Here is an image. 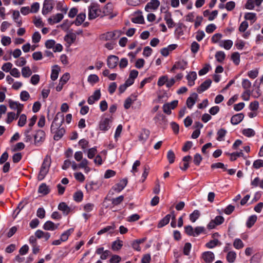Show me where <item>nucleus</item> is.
Instances as JSON below:
<instances>
[{
    "label": "nucleus",
    "mask_w": 263,
    "mask_h": 263,
    "mask_svg": "<svg viewBox=\"0 0 263 263\" xmlns=\"http://www.w3.org/2000/svg\"><path fill=\"white\" fill-rule=\"evenodd\" d=\"M51 159L49 156H45L44 161L42 164L40 172L38 175V179L39 180H43L49 172V170L51 165Z\"/></svg>",
    "instance_id": "f257e3e1"
},
{
    "label": "nucleus",
    "mask_w": 263,
    "mask_h": 263,
    "mask_svg": "<svg viewBox=\"0 0 263 263\" xmlns=\"http://www.w3.org/2000/svg\"><path fill=\"white\" fill-rule=\"evenodd\" d=\"M64 122V116L62 115L60 112H58L52 124L50 127L51 132L53 131H55L57 129H59L60 128L62 127V125Z\"/></svg>",
    "instance_id": "f03ea898"
},
{
    "label": "nucleus",
    "mask_w": 263,
    "mask_h": 263,
    "mask_svg": "<svg viewBox=\"0 0 263 263\" xmlns=\"http://www.w3.org/2000/svg\"><path fill=\"white\" fill-rule=\"evenodd\" d=\"M113 11V4L111 3H108L105 5L102 10L100 9V17L109 15V18H112L116 15H112Z\"/></svg>",
    "instance_id": "7ed1b4c3"
},
{
    "label": "nucleus",
    "mask_w": 263,
    "mask_h": 263,
    "mask_svg": "<svg viewBox=\"0 0 263 263\" xmlns=\"http://www.w3.org/2000/svg\"><path fill=\"white\" fill-rule=\"evenodd\" d=\"M121 34V31L115 30L113 32H107L105 33L102 34L100 36V38L105 41H108L112 39H116L117 37H118Z\"/></svg>",
    "instance_id": "20e7f679"
},
{
    "label": "nucleus",
    "mask_w": 263,
    "mask_h": 263,
    "mask_svg": "<svg viewBox=\"0 0 263 263\" xmlns=\"http://www.w3.org/2000/svg\"><path fill=\"white\" fill-rule=\"evenodd\" d=\"M54 6L53 0H44L42 13L43 15H47L51 12Z\"/></svg>",
    "instance_id": "39448f33"
},
{
    "label": "nucleus",
    "mask_w": 263,
    "mask_h": 263,
    "mask_svg": "<svg viewBox=\"0 0 263 263\" xmlns=\"http://www.w3.org/2000/svg\"><path fill=\"white\" fill-rule=\"evenodd\" d=\"M34 144L36 146L40 145L45 140V133L41 129L37 130L34 135Z\"/></svg>",
    "instance_id": "423d86ee"
},
{
    "label": "nucleus",
    "mask_w": 263,
    "mask_h": 263,
    "mask_svg": "<svg viewBox=\"0 0 263 263\" xmlns=\"http://www.w3.org/2000/svg\"><path fill=\"white\" fill-rule=\"evenodd\" d=\"M187 65V62L184 60L177 61L172 67L170 71L171 72H174L176 69L184 70L186 68Z\"/></svg>",
    "instance_id": "0eeeda50"
},
{
    "label": "nucleus",
    "mask_w": 263,
    "mask_h": 263,
    "mask_svg": "<svg viewBox=\"0 0 263 263\" xmlns=\"http://www.w3.org/2000/svg\"><path fill=\"white\" fill-rule=\"evenodd\" d=\"M111 116L109 118H105L102 119V121L100 122V130L104 132L108 130L110 128V123L111 122Z\"/></svg>",
    "instance_id": "6e6552de"
},
{
    "label": "nucleus",
    "mask_w": 263,
    "mask_h": 263,
    "mask_svg": "<svg viewBox=\"0 0 263 263\" xmlns=\"http://www.w3.org/2000/svg\"><path fill=\"white\" fill-rule=\"evenodd\" d=\"M119 62V58L114 55H110L107 58V64L108 67L110 69L115 68Z\"/></svg>",
    "instance_id": "1a4fd4ad"
},
{
    "label": "nucleus",
    "mask_w": 263,
    "mask_h": 263,
    "mask_svg": "<svg viewBox=\"0 0 263 263\" xmlns=\"http://www.w3.org/2000/svg\"><path fill=\"white\" fill-rule=\"evenodd\" d=\"M98 6L97 4H92L89 9V19H94L98 16Z\"/></svg>",
    "instance_id": "9d476101"
},
{
    "label": "nucleus",
    "mask_w": 263,
    "mask_h": 263,
    "mask_svg": "<svg viewBox=\"0 0 263 263\" xmlns=\"http://www.w3.org/2000/svg\"><path fill=\"white\" fill-rule=\"evenodd\" d=\"M160 5V2L158 0H151L145 7V10L149 12L151 10H156Z\"/></svg>",
    "instance_id": "9b49d317"
},
{
    "label": "nucleus",
    "mask_w": 263,
    "mask_h": 263,
    "mask_svg": "<svg viewBox=\"0 0 263 263\" xmlns=\"http://www.w3.org/2000/svg\"><path fill=\"white\" fill-rule=\"evenodd\" d=\"M128 181L127 178H124L120 180V182L116 184L112 189L116 192H120L126 186Z\"/></svg>",
    "instance_id": "f8f14e48"
},
{
    "label": "nucleus",
    "mask_w": 263,
    "mask_h": 263,
    "mask_svg": "<svg viewBox=\"0 0 263 263\" xmlns=\"http://www.w3.org/2000/svg\"><path fill=\"white\" fill-rule=\"evenodd\" d=\"M212 84V80L210 79H206L197 88V91L201 93L207 90Z\"/></svg>",
    "instance_id": "ddd939ff"
},
{
    "label": "nucleus",
    "mask_w": 263,
    "mask_h": 263,
    "mask_svg": "<svg viewBox=\"0 0 263 263\" xmlns=\"http://www.w3.org/2000/svg\"><path fill=\"white\" fill-rule=\"evenodd\" d=\"M202 258L206 263H212L215 259V255L211 251H205L202 254Z\"/></svg>",
    "instance_id": "4468645a"
},
{
    "label": "nucleus",
    "mask_w": 263,
    "mask_h": 263,
    "mask_svg": "<svg viewBox=\"0 0 263 263\" xmlns=\"http://www.w3.org/2000/svg\"><path fill=\"white\" fill-rule=\"evenodd\" d=\"M244 117L243 113L236 114L231 117V123L233 125H237L243 120Z\"/></svg>",
    "instance_id": "2eb2a0df"
},
{
    "label": "nucleus",
    "mask_w": 263,
    "mask_h": 263,
    "mask_svg": "<svg viewBox=\"0 0 263 263\" xmlns=\"http://www.w3.org/2000/svg\"><path fill=\"white\" fill-rule=\"evenodd\" d=\"M149 130L146 128H142L140 132V134L138 137V139L140 141L144 143L148 139L150 135Z\"/></svg>",
    "instance_id": "dca6fc26"
},
{
    "label": "nucleus",
    "mask_w": 263,
    "mask_h": 263,
    "mask_svg": "<svg viewBox=\"0 0 263 263\" xmlns=\"http://www.w3.org/2000/svg\"><path fill=\"white\" fill-rule=\"evenodd\" d=\"M64 17V16L61 13H57L55 15H52L51 17L48 19V22L50 25H53L60 22Z\"/></svg>",
    "instance_id": "f3484780"
},
{
    "label": "nucleus",
    "mask_w": 263,
    "mask_h": 263,
    "mask_svg": "<svg viewBox=\"0 0 263 263\" xmlns=\"http://www.w3.org/2000/svg\"><path fill=\"white\" fill-rule=\"evenodd\" d=\"M137 95L136 93L132 94L129 97L126 99L124 103V107L125 109H129L132 103L137 99Z\"/></svg>",
    "instance_id": "a211bd4d"
},
{
    "label": "nucleus",
    "mask_w": 263,
    "mask_h": 263,
    "mask_svg": "<svg viewBox=\"0 0 263 263\" xmlns=\"http://www.w3.org/2000/svg\"><path fill=\"white\" fill-rule=\"evenodd\" d=\"M198 98V95L194 92L186 100V105L187 107L191 109L193 105L195 104L196 101Z\"/></svg>",
    "instance_id": "6ab92c4d"
},
{
    "label": "nucleus",
    "mask_w": 263,
    "mask_h": 263,
    "mask_svg": "<svg viewBox=\"0 0 263 263\" xmlns=\"http://www.w3.org/2000/svg\"><path fill=\"white\" fill-rule=\"evenodd\" d=\"M59 226V223L56 224L51 221H47L44 223L43 228L47 231H54L58 228Z\"/></svg>",
    "instance_id": "aec40b11"
},
{
    "label": "nucleus",
    "mask_w": 263,
    "mask_h": 263,
    "mask_svg": "<svg viewBox=\"0 0 263 263\" xmlns=\"http://www.w3.org/2000/svg\"><path fill=\"white\" fill-rule=\"evenodd\" d=\"M54 134L53 139L54 140H59L64 135L65 133V128L62 127L58 129L55 130L51 132Z\"/></svg>",
    "instance_id": "412c9836"
},
{
    "label": "nucleus",
    "mask_w": 263,
    "mask_h": 263,
    "mask_svg": "<svg viewBox=\"0 0 263 263\" xmlns=\"http://www.w3.org/2000/svg\"><path fill=\"white\" fill-rule=\"evenodd\" d=\"M58 209L63 212L64 215H68L70 211L71 208L69 207L67 204L64 202H61L58 205Z\"/></svg>",
    "instance_id": "4be33fe9"
},
{
    "label": "nucleus",
    "mask_w": 263,
    "mask_h": 263,
    "mask_svg": "<svg viewBox=\"0 0 263 263\" xmlns=\"http://www.w3.org/2000/svg\"><path fill=\"white\" fill-rule=\"evenodd\" d=\"M76 40V34L73 32H69L64 36V40L69 44L71 45Z\"/></svg>",
    "instance_id": "5701e85b"
},
{
    "label": "nucleus",
    "mask_w": 263,
    "mask_h": 263,
    "mask_svg": "<svg viewBox=\"0 0 263 263\" xmlns=\"http://www.w3.org/2000/svg\"><path fill=\"white\" fill-rule=\"evenodd\" d=\"M35 237L40 239L41 238H44L46 240L49 239L50 237V234L48 232H44L42 230H38L35 233Z\"/></svg>",
    "instance_id": "b1692460"
},
{
    "label": "nucleus",
    "mask_w": 263,
    "mask_h": 263,
    "mask_svg": "<svg viewBox=\"0 0 263 263\" xmlns=\"http://www.w3.org/2000/svg\"><path fill=\"white\" fill-rule=\"evenodd\" d=\"M171 219V215L167 214L164 218L161 219L158 223V228H161L166 226L170 222Z\"/></svg>",
    "instance_id": "393cba45"
},
{
    "label": "nucleus",
    "mask_w": 263,
    "mask_h": 263,
    "mask_svg": "<svg viewBox=\"0 0 263 263\" xmlns=\"http://www.w3.org/2000/svg\"><path fill=\"white\" fill-rule=\"evenodd\" d=\"M60 70L59 67L57 65L52 67L50 77L52 80L55 81L58 79Z\"/></svg>",
    "instance_id": "a878e982"
},
{
    "label": "nucleus",
    "mask_w": 263,
    "mask_h": 263,
    "mask_svg": "<svg viewBox=\"0 0 263 263\" xmlns=\"http://www.w3.org/2000/svg\"><path fill=\"white\" fill-rule=\"evenodd\" d=\"M20 14L18 11L14 10L13 11L12 17L15 22L17 24V27H20L22 24V21L20 19Z\"/></svg>",
    "instance_id": "bb28decb"
},
{
    "label": "nucleus",
    "mask_w": 263,
    "mask_h": 263,
    "mask_svg": "<svg viewBox=\"0 0 263 263\" xmlns=\"http://www.w3.org/2000/svg\"><path fill=\"white\" fill-rule=\"evenodd\" d=\"M221 245V242L217 239H214L207 242L205 246L207 248L212 249L217 246H220Z\"/></svg>",
    "instance_id": "cd10ccee"
},
{
    "label": "nucleus",
    "mask_w": 263,
    "mask_h": 263,
    "mask_svg": "<svg viewBox=\"0 0 263 263\" xmlns=\"http://www.w3.org/2000/svg\"><path fill=\"white\" fill-rule=\"evenodd\" d=\"M85 18V14L84 13H81L77 15L76 20L74 22V23L76 26H80L84 21Z\"/></svg>",
    "instance_id": "c85d7f7f"
},
{
    "label": "nucleus",
    "mask_w": 263,
    "mask_h": 263,
    "mask_svg": "<svg viewBox=\"0 0 263 263\" xmlns=\"http://www.w3.org/2000/svg\"><path fill=\"white\" fill-rule=\"evenodd\" d=\"M227 131L224 128H220L218 130L217 134V137L216 138L217 140L218 141H224V137L226 135Z\"/></svg>",
    "instance_id": "c756f323"
},
{
    "label": "nucleus",
    "mask_w": 263,
    "mask_h": 263,
    "mask_svg": "<svg viewBox=\"0 0 263 263\" xmlns=\"http://www.w3.org/2000/svg\"><path fill=\"white\" fill-rule=\"evenodd\" d=\"M185 26L182 23H179L175 30L176 35L179 37L183 35V27Z\"/></svg>",
    "instance_id": "7c9ffc66"
},
{
    "label": "nucleus",
    "mask_w": 263,
    "mask_h": 263,
    "mask_svg": "<svg viewBox=\"0 0 263 263\" xmlns=\"http://www.w3.org/2000/svg\"><path fill=\"white\" fill-rule=\"evenodd\" d=\"M257 220V216L255 215L250 216L246 222L247 228H251L256 222Z\"/></svg>",
    "instance_id": "2f4dec72"
},
{
    "label": "nucleus",
    "mask_w": 263,
    "mask_h": 263,
    "mask_svg": "<svg viewBox=\"0 0 263 263\" xmlns=\"http://www.w3.org/2000/svg\"><path fill=\"white\" fill-rule=\"evenodd\" d=\"M38 191L43 195H47L49 193L50 189L45 183H42L39 186Z\"/></svg>",
    "instance_id": "473e14b6"
},
{
    "label": "nucleus",
    "mask_w": 263,
    "mask_h": 263,
    "mask_svg": "<svg viewBox=\"0 0 263 263\" xmlns=\"http://www.w3.org/2000/svg\"><path fill=\"white\" fill-rule=\"evenodd\" d=\"M98 100H99V90H96L93 95L88 98L87 101L88 104H93Z\"/></svg>",
    "instance_id": "72a5a7b5"
},
{
    "label": "nucleus",
    "mask_w": 263,
    "mask_h": 263,
    "mask_svg": "<svg viewBox=\"0 0 263 263\" xmlns=\"http://www.w3.org/2000/svg\"><path fill=\"white\" fill-rule=\"evenodd\" d=\"M200 216V212L197 210H195L193 212V213H192L190 215V216H189L190 220L192 222H195L199 218Z\"/></svg>",
    "instance_id": "f704fd0d"
},
{
    "label": "nucleus",
    "mask_w": 263,
    "mask_h": 263,
    "mask_svg": "<svg viewBox=\"0 0 263 263\" xmlns=\"http://www.w3.org/2000/svg\"><path fill=\"white\" fill-rule=\"evenodd\" d=\"M74 229L73 228L69 229L67 231L63 233L61 236V239L62 241H66L69 235L73 232Z\"/></svg>",
    "instance_id": "c9c22d12"
},
{
    "label": "nucleus",
    "mask_w": 263,
    "mask_h": 263,
    "mask_svg": "<svg viewBox=\"0 0 263 263\" xmlns=\"http://www.w3.org/2000/svg\"><path fill=\"white\" fill-rule=\"evenodd\" d=\"M215 58L216 60L219 62H222L226 58V54L222 51H219L216 52Z\"/></svg>",
    "instance_id": "e433bc0d"
},
{
    "label": "nucleus",
    "mask_w": 263,
    "mask_h": 263,
    "mask_svg": "<svg viewBox=\"0 0 263 263\" xmlns=\"http://www.w3.org/2000/svg\"><path fill=\"white\" fill-rule=\"evenodd\" d=\"M22 74L23 77L29 78L32 74V71L29 66H25L22 69Z\"/></svg>",
    "instance_id": "4c0bfd02"
},
{
    "label": "nucleus",
    "mask_w": 263,
    "mask_h": 263,
    "mask_svg": "<svg viewBox=\"0 0 263 263\" xmlns=\"http://www.w3.org/2000/svg\"><path fill=\"white\" fill-rule=\"evenodd\" d=\"M236 254L234 251H230L227 255V260L229 262H234L236 259Z\"/></svg>",
    "instance_id": "58836bf2"
},
{
    "label": "nucleus",
    "mask_w": 263,
    "mask_h": 263,
    "mask_svg": "<svg viewBox=\"0 0 263 263\" xmlns=\"http://www.w3.org/2000/svg\"><path fill=\"white\" fill-rule=\"evenodd\" d=\"M100 258L102 259H106L111 255V252L109 250L103 251V248H100Z\"/></svg>",
    "instance_id": "ea45409f"
},
{
    "label": "nucleus",
    "mask_w": 263,
    "mask_h": 263,
    "mask_svg": "<svg viewBox=\"0 0 263 263\" xmlns=\"http://www.w3.org/2000/svg\"><path fill=\"white\" fill-rule=\"evenodd\" d=\"M231 60L235 65H238L240 63V54L237 52L233 53L231 55Z\"/></svg>",
    "instance_id": "a19ab883"
},
{
    "label": "nucleus",
    "mask_w": 263,
    "mask_h": 263,
    "mask_svg": "<svg viewBox=\"0 0 263 263\" xmlns=\"http://www.w3.org/2000/svg\"><path fill=\"white\" fill-rule=\"evenodd\" d=\"M122 241L118 240L112 242L111 248L114 251H118L122 248Z\"/></svg>",
    "instance_id": "79ce46f5"
},
{
    "label": "nucleus",
    "mask_w": 263,
    "mask_h": 263,
    "mask_svg": "<svg viewBox=\"0 0 263 263\" xmlns=\"http://www.w3.org/2000/svg\"><path fill=\"white\" fill-rule=\"evenodd\" d=\"M242 134L248 137H251L255 135V131L251 128H246L242 130Z\"/></svg>",
    "instance_id": "37998d69"
},
{
    "label": "nucleus",
    "mask_w": 263,
    "mask_h": 263,
    "mask_svg": "<svg viewBox=\"0 0 263 263\" xmlns=\"http://www.w3.org/2000/svg\"><path fill=\"white\" fill-rule=\"evenodd\" d=\"M115 229V226H108L104 228L103 229H102L100 230V235L108 232L109 233H112L114 232Z\"/></svg>",
    "instance_id": "c03bdc74"
},
{
    "label": "nucleus",
    "mask_w": 263,
    "mask_h": 263,
    "mask_svg": "<svg viewBox=\"0 0 263 263\" xmlns=\"http://www.w3.org/2000/svg\"><path fill=\"white\" fill-rule=\"evenodd\" d=\"M83 194L82 191H79L74 193L73 196V200L76 202H80L82 200Z\"/></svg>",
    "instance_id": "a18cd8bd"
},
{
    "label": "nucleus",
    "mask_w": 263,
    "mask_h": 263,
    "mask_svg": "<svg viewBox=\"0 0 263 263\" xmlns=\"http://www.w3.org/2000/svg\"><path fill=\"white\" fill-rule=\"evenodd\" d=\"M131 21L134 23L140 24H144V19L143 16L141 14L136 17L132 18Z\"/></svg>",
    "instance_id": "49530a36"
},
{
    "label": "nucleus",
    "mask_w": 263,
    "mask_h": 263,
    "mask_svg": "<svg viewBox=\"0 0 263 263\" xmlns=\"http://www.w3.org/2000/svg\"><path fill=\"white\" fill-rule=\"evenodd\" d=\"M9 105L11 109H18L20 108V105H24L18 102L14 101L11 100H9Z\"/></svg>",
    "instance_id": "de8ad7c7"
},
{
    "label": "nucleus",
    "mask_w": 263,
    "mask_h": 263,
    "mask_svg": "<svg viewBox=\"0 0 263 263\" xmlns=\"http://www.w3.org/2000/svg\"><path fill=\"white\" fill-rule=\"evenodd\" d=\"M246 20L253 21L254 22L256 20V14L253 12H247L244 16Z\"/></svg>",
    "instance_id": "09e8293b"
},
{
    "label": "nucleus",
    "mask_w": 263,
    "mask_h": 263,
    "mask_svg": "<svg viewBox=\"0 0 263 263\" xmlns=\"http://www.w3.org/2000/svg\"><path fill=\"white\" fill-rule=\"evenodd\" d=\"M205 231L204 227L201 226L196 227L194 230V237L198 236L201 233H205Z\"/></svg>",
    "instance_id": "8fccbe9b"
},
{
    "label": "nucleus",
    "mask_w": 263,
    "mask_h": 263,
    "mask_svg": "<svg viewBox=\"0 0 263 263\" xmlns=\"http://www.w3.org/2000/svg\"><path fill=\"white\" fill-rule=\"evenodd\" d=\"M232 45L233 42L230 40H224L223 41V44L220 45L221 47H223L226 50L230 49Z\"/></svg>",
    "instance_id": "3c124183"
},
{
    "label": "nucleus",
    "mask_w": 263,
    "mask_h": 263,
    "mask_svg": "<svg viewBox=\"0 0 263 263\" xmlns=\"http://www.w3.org/2000/svg\"><path fill=\"white\" fill-rule=\"evenodd\" d=\"M167 158L170 164H172L174 162L175 159V155L172 150H169L167 154Z\"/></svg>",
    "instance_id": "603ef678"
},
{
    "label": "nucleus",
    "mask_w": 263,
    "mask_h": 263,
    "mask_svg": "<svg viewBox=\"0 0 263 263\" xmlns=\"http://www.w3.org/2000/svg\"><path fill=\"white\" fill-rule=\"evenodd\" d=\"M233 246L236 249H240L243 247L244 245L240 239L236 238L234 241Z\"/></svg>",
    "instance_id": "864d4df0"
},
{
    "label": "nucleus",
    "mask_w": 263,
    "mask_h": 263,
    "mask_svg": "<svg viewBox=\"0 0 263 263\" xmlns=\"http://www.w3.org/2000/svg\"><path fill=\"white\" fill-rule=\"evenodd\" d=\"M259 73V70L258 69H255L250 71H249L247 73L248 76L252 79H254L257 77Z\"/></svg>",
    "instance_id": "5fc2aeb1"
},
{
    "label": "nucleus",
    "mask_w": 263,
    "mask_h": 263,
    "mask_svg": "<svg viewBox=\"0 0 263 263\" xmlns=\"http://www.w3.org/2000/svg\"><path fill=\"white\" fill-rule=\"evenodd\" d=\"M27 121V117L25 114H22L20 116L17 125L20 127L24 126Z\"/></svg>",
    "instance_id": "6e6d98bb"
},
{
    "label": "nucleus",
    "mask_w": 263,
    "mask_h": 263,
    "mask_svg": "<svg viewBox=\"0 0 263 263\" xmlns=\"http://www.w3.org/2000/svg\"><path fill=\"white\" fill-rule=\"evenodd\" d=\"M200 48V45L196 42V41H194L191 46V50L193 53H196L199 51Z\"/></svg>",
    "instance_id": "4d7b16f0"
},
{
    "label": "nucleus",
    "mask_w": 263,
    "mask_h": 263,
    "mask_svg": "<svg viewBox=\"0 0 263 263\" xmlns=\"http://www.w3.org/2000/svg\"><path fill=\"white\" fill-rule=\"evenodd\" d=\"M16 119H17V117H16V115L14 112H9L7 114V118L6 120V122L8 124H10V123H11L13 121V120Z\"/></svg>",
    "instance_id": "13d9d810"
},
{
    "label": "nucleus",
    "mask_w": 263,
    "mask_h": 263,
    "mask_svg": "<svg viewBox=\"0 0 263 263\" xmlns=\"http://www.w3.org/2000/svg\"><path fill=\"white\" fill-rule=\"evenodd\" d=\"M124 200V196L120 195L119 197L112 198L111 199V203L114 205H118L120 204Z\"/></svg>",
    "instance_id": "bf43d9fd"
},
{
    "label": "nucleus",
    "mask_w": 263,
    "mask_h": 263,
    "mask_svg": "<svg viewBox=\"0 0 263 263\" xmlns=\"http://www.w3.org/2000/svg\"><path fill=\"white\" fill-rule=\"evenodd\" d=\"M167 81V76H162L160 77L158 81L157 82V85L159 87H161L164 85L165 84H166V82Z\"/></svg>",
    "instance_id": "052dcab7"
},
{
    "label": "nucleus",
    "mask_w": 263,
    "mask_h": 263,
    "mask_svg": "<svg viewBox=\"0 0 263 263\" xmlns=\"http://www.w3.org/2000/svg\"><path fill=\"white\" fill-rule=\"evenodd\" d=\"M202 160L200 154L196 153L194 156L193 162L196 166H199Z\"/></svg>",
    "instance_id": "680f3d73"
},
{
    "label": "nucleus",
    "mask_w": 263,
    "mask_h": 263,
    "mask_svg": "<svg viewBox=\"0 0 263 263\" xmlns=\"http://www.w3.org/2000/svg\"><path fill=\"white\" fill-rule=\"evenodd\" d=\"M194 230L193 228L190 225L184 227V232L188 236H194Z\"/></svg>",
    "instance_id": "e2e57ef3"
},
{
    "label": "nucleus",
    "mask_w": 263,
    "mask_h": 263,
    "mask_svg": "<svg viewBox=\"0 0 263 263\" xmlns=\"http://www.w3.org/2000/svg\"><path fill=\"white\" fill-rule=\"evenodd\" d=\"M192 248V245L190 242H186L185 243L183 247V252L185 255H189L190 253V251Z\"/></svg>",
    "instance_id": "0e129e2a"
},
{
    "label": "nucleus",
    "mask_w": 263,
    "mask_h": 263,
    "mask_svg": "<svg viewBox=\"0 0 263 263\" xmlns=\"http://www.w3.org/2000/svg\"><path fill=\"white\" fill-rule=\"evenodd\" d=\"M241 84L242 88L245 90H249V88L251 86V82L249 80L246 79H242Z\"/></svg>",
    "instance_id": "69168bd1"
},
{
    "label": "nucleus",
    "mask_w": 263,
    "mask_h": 263,
    "mask_svg": "<svg viewBox=\"0 0 263 263\" xmlns=\"http://www.w3.org/2000/svg\"><path fill=\"white\" fill-rule=\"evenodd\" d=\"M121 260V257L118 255H113L111 256L109 261L110 263H119Z\"/></svg>",
    "instance_id": "338daca9"
},
{
    "label": "nucleus",
    "mask_w": 263,
    "mask_h": 263,
    "mask_svg": "<svg viewBox=\"0 0 263 263\" xmlns=\"http://www.w3.org/2000/svg\"><path fill=\"white\" fill-rule=\"evenodd\" d=\"M253 167L255 169H258L263 167V160L261 159H257L254 161Z\"/></svg>",
    "instance_id": "774afa93"
}]
</instances>
